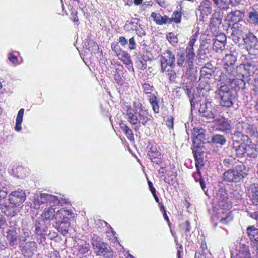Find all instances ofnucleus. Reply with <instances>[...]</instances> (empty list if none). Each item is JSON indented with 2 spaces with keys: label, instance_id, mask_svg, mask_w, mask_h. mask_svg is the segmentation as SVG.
Segmentation results:
<instances>
[{
  "label": "nucleus",
  "instance_id": "nucleus-35",
  "mask_svg": "<svg viewBox=\"0 0 258 258\" xmlns=\"http://www.w3.org/2000/svg\"><path fill=\"white\" fill-rule=\"evenodd\" d=\"M237 161H239V159H237L236 157L232 155H229L225 158L223 161V166L229 168L236 165Z\"/></svg>",
  "mask_w": 258,
  "mask_h": 258
},
{
  "label": "nucleus",
  "instance_id": "nucleus-8",
  "mask_svg": "<svg viewBox=\"0 0 258 258\" xmlns=\"http://www.w3.org/2000/svg\"><path fill=\"white\" fill-rule=\"evenodd\" d=\"M50 226L49 222H46L42 218L36 219L35 222V234L39 243L45 240L46 236L48 234V226Z\"/></svg>",
  "mask_w": 258,
  "mask_h": 258
},
{
  "label": "nucleus",
  "instance_id": "nucleus-3",
  "mask_svg": "<svg viewBox=\"0 0 258 258\" xmlns=\"http://www.w3.org/2000/svg\"><path fill=\"white\" fill-rule=\"evenodd\" d=\"M215 94L218 98L220 99V104L225 108L233 107L235 100L234 91L232 87L228 85H221L217 88Z\"/></svg>",
  "mask_w": 258,
  "mask_h": 258
},
{
  "label": "nucleus",
  "instance_id": "nucleus-49",
  "mask_svg": "<svg viewBox=\"0 0 258 258\" xmlns=\"http://www.w3.org/2000/svg\"><path fill=\"white\" fill-rule=\"evenodd\" d=\"M214 4L220 10H225L228 7L227 0H213Z\"/></svg>",
  "mask_w": 258,
  "mask_h": 258
},
{
  "label": "nucleus",
  "instance_id": "nucleus-64",
  "mask_svg": "<svg viewBox=\"0 0 258 258\" xmlns=\"http://www.w3.org/2000/svg\"><path fill=\"white\" fill-rule=\"evenodd\" d=\"M90 43L92 44V47L91 48V47L89 46L88 49L91 51H97L99 49V47L97 43L93 41H91L90 42Z\"/></svg>",
  "mask_w": 258,
  "mask_h": 258
},
{
  "label": "nucleus",
  "instance_id": "nucleus-15",
  "mask_svg": "<svg viewBox=\"0 0 258 258\" xmlns=\"http://www.w3.org/2000/svg\"><path fill=\"white\" fill-rule=\"evenodd\" d=\"M217 130L226 134L232 133V127L230 120L225 117L217 118L215 120Z\"/></svg>",
  "mask_w": 258,
  "mask_h": 258
},
{
  "label": "nucleus",
  "instance_id": "nucleus-31",
  "mask_svg": "<svg viewBox=\"0 0 258 258\" xmlns=\"http://www.w3.org/2000/svg\"><path fill=\"white\" fill-rule=\"evenodd\" d=\"M194 156L195 159V165L197 170L200 174V169L204 166V161L203 158V155L201 154V152L198 150H196L193 152Z\"/></svg>",
  "mask_w": 258,
  "mask_h": 258
},
{
  "label": "nucleus",
  "instance_id": "nucleus-33",
  "mask_svg": "<svg viewBox=\"0 0 258 258\" xmlns=\"http://www.w3.org/2000/svg\"><path fill=\"white\" fill-rule=\"evenodd\" d=\"M245 154L247 158L255 159L258 154L256 148L253 145H246Z\"/></svg>",
  "mask_w": 258,
  "mask_h": 258
},
{
  "label": "nucleus",
  "instance_id": "nucleus-38",
  "mask_svg": "<svg viewBox=\"0 0 258 258\" xmlns=\"http://www.w3.org/2000/svg\"><path fill=\"white\" fill-rule=\"evenodd\" d=\"M121 130L125 133L127 138L131 141L134 139L133 132L132 130L123 122L119 124Z\"/></svg>",
  "mask_w": 258,
  "mask_h": 258
},
{
  "label": "nucleus",
  "instance_id": "nucleus-51",
  "mask_svg": "<svg viewBox=\"0 0 258 258\" xmlns=\"http://www.w3.org/2000/svg\"><path fill=\"white\" fill-rule=\"evenodd\" d=\"M232 30V32L231 35L232 39L234 42H238L241 39V38L244 35H241L235 31V24L233 25Z\"/></svg>",
  "mask_w": 258,
  "mask_h": 258
},
{
  "label": "nucleus",
  "instance_id": "nucleus-13",
  "mask_svg": "<svg viewBox=\"0 0 258 258\" xmlns=\"http://www.w3.org/2000/svg\"><path fill=\"white\" fill-rule=\"evenodd\" d=\"M64 208H61L55 213L54 209L49 207L44 209L41 215V217L39 218L43 219L46 222H49L50 223V221L53 219L55 220L56 221L57 219H60L61 217H63L64 215H66V213L64 211Z\"/></svg>",
  "mask_w": 258,
  "mask_h": 258
},
{
  "label": "nucleus",
  "instance_id": "nucleus-42",
  "mask_svg": "<svg viewBox=\"0 0 258 258\" xmlns=\"http://www.w3.org/2000/svg\"><path fill=\"white\" fill-rule=\"evenodd\" d=\"M225 40L226 37L225 36H223V40H219L217 39L215 40L213 45V50L216 52H218L219 50L223 49L225 47Z\"/></svg>",
  "mask_w": 258,
  "mask_h": 258
},
{
  "label": "nucleus",
  "instance_id": "nucleus-48",
  "mask_svg": "<svg viewBox=\"0 0 258 258\" xmlns=\"http://www.w3.org/2000/svg\"><path fill=\"white\" fill-rule=\"evenodd\" d=\"M181 13L180 12L175 11L174 12L172 15L171 18H169V24L172 22L175 23H179L181 21Z\"/></svg>",
  "mask_w": 258,
  "mask_h": 258
},
{
  "label": "nucleus",
  "instance_id": "nucleus-28",
  "mask_svg": "<svg viewBox=\"0 0 258 258\" xmlns=\"http://www.w3.org/2000/svg\"><path fill=\"white\" fill-rule=\"evenodd\" d=\"M192 136L193 142L195 144L199 141L203 142L205 140L204 131L202 128H194Z\"/></svg>",
  "mask_w": 258,
  "mask_h": 258
},
{
  "label": "nucleus",
  "instance_id": "nucleus-41",
  "mask_svg": "<svg viewBox=\"0 0 258 258\" xmlns=\"http://www.w3.org/2000/svg\"><path fill=\"white\" fill-rule=\"evenodd\" d=\"M148 98V100L152 105V109L155 113H158L159 111V102L158 101V98L157 96L154 95H152L151 97H150Z\"/></svg>",
  "mask_w": 258,
  "mask_h": 258
},
{
  "label": "nucleus",
  "instance_id": "nucleus-14",
  "mask_svg": "<svg viewBox=\"0 0 258 258\" xmlns=\"http://www.w3.org/2000/svg\"><path fill=\"white\" fill-rule=\"evenodd\" d=\"M26 198V193L22 189L13 191L9 196L10 204L15 206H20L24 202Z\"/></svg>",
  "mask_w": 258,
  "mask_h": 258
},
{
  "label": "nucleus",
  "instance_id": "nucleus-55",
  "mask_svg": "<svg viewBox=\"0 0 258 258\" xmlns=\"http://www.w3.org/2000/svg\"><path fill=\"white\" fill-rule=\"evenodd\" d=\"M172 69L168 68L166 71L167 72V75L168 76L170 82H175L176 78V73L172 70Z\"/></svg>",
  "mask_w": 258,
  "mask_h": 258
},
{
  "label": "nucleus",
  "instance_id": "nucleus-9",
  "mask_svg": "<svg viewBox=\"0 0 258 258\" xmlns=\"http://www.w3.org/2000/svg\"><path fill=\"white\" fill-rule=\"evenodd\" d=\"M242 39L249 54L254 55L258 54V40L252 33L248 31L242 36Z\"/></svg>",
  "mask_w": 258,
  "mask_h": 258
},
{
  "label": "nucleus",
  "instance_id": "nucleus-11",
  "mask_svg": "<svg viewBox=\"0 0 258 258\" xmlns=\"http://www.w3.org/2000/svg\"><path fill=\"white\" fill-rule=\"evenodd\" d=\"M199 112L201 116L205 117L207 119L210 120L215 117L217 110L212 102L206 100L200 104Z\"/></svg>",
  "mask_w": 258,
  "mask_h": 258
},
{
  "label": "nucleus",
  "instance_id": "nucleus-47",
  "mask_svg": "<svg viewBox=\"0 0 258 258\" xmlns=\"http://www.w3.org/2000/svg\"><path fill=\"white\" fill-rule=\"evenodd\" d=\"M31 234V231L28 229H22V232L19 235L20 245H22V243L26 241L27 238L29 237Z\"/></svg>",
  "mask_w": 258,
  "mask_h": 258
},
{
  "label": "nucleus",
  "instance_id": "nucleus-1",
  "mask_svg": "<svg viewBox=\"0 0 258 258\" xmlns=\"http://www.w3.org/2000/svg\"><path fill=\"white\" fill-rule=\"evenodd\" d=\"M124 114L135 132H138L142 125H146L152 118L149 111L139 101L134 102L132 106H127Z\"/></svg>",
  "mask_w": 258,
  "mask_h": 258
},
{
  "label": "nucleus",
  "instance_id": "nucleus-2",
  "mask_svg": "<svg viewBox=\"0 0 258 258\" xmlns=\"http://www.w3.org/2000/svg\"><path fill=\"white\" fill-rule=\"evenodd\" d=\"M216 199L218 201L219 209L212 216L214 221H219L223 224H227L233 219V216L231 212H227L232 205L228 201L227 194L223 189H220L216 194Z\"/></svg>",
  "mask_w": 258,
  "mask_h": 258
},
{
  "label": "nucleus",
  "instance_id": "nucleus-53",
  "mask_svg": "<svg viewBox=\"0 0 258 258\" xmlns=\"http://www.w3.org/2000/svg\"><path fill=\"white\" fill-rule=\"evenodd\" d=\"M120 55L121 56V60L125 64L128 66L132 65V62L131 58V56L128 53L125 51H123Z\"/></svg>",
  "mask_w": 258,
  "mask_h": 258
},
{
  "label": "nucleus",
  "instance_id": "nucleus-26",
  "mask_svg": "<svg viewBox=\"0 0 258 258\" xmlns=\"http://www.w3.org/2000/svg\"><path fill=\"white\" fill-rule=\"evenodd\" d=\"M222 20V16L220 12H216L212 15L210 20L211 30L216 31L220 26Z\"/></svg>",
  "mask_w": 258,
  "mask_h": 258
},
{
  "label": "nucleus",
  "instance_id": "nucleus-24",
  "mask_svg": "<svg viewBox=\"0 0 258 258\" xmlns=\"http://www.w3.org/2000/svg\"><path fill=\"white\" fill-rule=\"evenodd\" d=\"M186 59L185 63L186 69H191L193 67V60L195 56V54L194 52L193 46H187L186 48Z\"/></svg>",
  "mask_w": 258,
  "mask_h": 258
},
{
  "label": "nucleus",
  "instance_id": "nucleus-12",
  "mask_svg": "<svg viewBox=\"0 0 258 258\" xmlns=\"http://www.w3.org/2000/svg\"><path fill=\"white\" fill-rule=\"evenodd\" d=\"M238 75V73L236 70V71L231 70V72L229 71V69L223 67V70L219 76V81L223 83V85L226 84L230 86V84L234 81H235V83L238 84L239 83L238 79H237Z\"/></svg>",
  "mask_w": 258,
  "mask_h": 258
},
{
  "label": "nucleus",
  "instance_id": "nucleus-40",
  "mask_svg": "<svg viewBox=\"0 0 258 258\" xmlns=\"http://www.w3.org/2000/svg\"><path fill=\"white\" fill-rule=\"evenodd\" d=\"M164 56L168 60V63L169 64V68L170 69H173L175 66V55L173 54L171 50H167L164 53Z\"/></svg>",
  "mask_w": 258,
  "mask_h": 258
},
{
  "label": "nucleus",
  "instance_id": "nucleus-45",
  "mask_svg": "<svg viewBox=\"0 0 258 258\" xmlns=\"http://www.w3.org/2000/svg\"><path fill=\"white\" fill-rule=\"evenodd\" d=\"M212 141L216 144L224 145L226 143V139L223 135L216 134L212 137Z\"/></svg>",
  "mask_w": 258,
  "mask_h": 258
},
{
  "label": "nucleus",
  "instance_id": "nucleus-27",
  "mask_svg": "<svg viewBox=\"0 0 258 258\" xmlns=\"http://www.w3.org/2000/svg\"><path fill=\"white\" fill-rule=\"evenodd\" d=\"M45 193L36 194L33 197L31 207L34 209H38L40 206L46 203Z\"/></svg>",
  "mask_w": 258,
  "mask_h": 258
},
{
  "label": "nucleus",
  "instance_id": "nucleus-25",
  "mask_svg": "<svg viewBox=\"0 0 258 258\" xmlns=\"http://www.w3.org/2000/svg\"><path fill=\"white\" fill-rule=\"evenodd\" d=\"M214 67L211 63H208L203 67L200 71L201 77L210 79L214 76Z\"/></svg>",
  "mask_w": 258,
  "mask_h": 258
},
{
  "label": "nucleus",
  "instance_id": "nucleus-16",
  "mask_svg": "<svg viewBox=\"0 0 258 258\" xmlns=\"http://www.w3.org/2000/svg\"><path fill=\"white\" fill-rule=\"evenodd\" d=\"M95 254L100 256H103L104 258H112L113 256V251L109 245L104 242L101 243L100 246L94 249Z\"/></svg>",
  "mask_w": 258,
  "mask_h": 258
},
{
  "label": "nucleus",
  "instance_id": "nucleus-57",
  "mask_svg": "<svg viewBox=\"0 0 258 258\" xmlns=\"http://www.w3.org/2000/svg\"><path fill=\"white\" fill-rule=\"evenodd\" d=\"M90 248L88 243H85L79 247V252L81 254H85L88 252Z\"/></svg>",
  "mask_w": 258,
  "mask_h": 258
},
{
  "label": "nucleus",
  "instance_id": "nucleus-20",
  "mask_svg": "<svg viewBox=\"0 0 258 258\" xmlns=\"http://www.w3.org/2000/svg\"><path fill=\"white\" fill-rule=\"evenodd\" d=\"M199 11L200 12L202 18L208 16L212 12V7L211 2L209 0H204L199 6Z\"/></svg>",
  "mask_w": 258,
  "mask_h": 258
},
{
  "label": "nucleus",
  "instance_id": "nucleus-5",
  "mask_svg": "<svg viewBox=\"0 0 258 258\" xmlns=\"http://www.w3.org/2000/svg\"><path fill=\"white\" fill-rule=\"evenodd\" d=\"M256 132V127L253 124H249L246 122H239L236 124L235 130L232 134V138L237 140L240 139L245 142L248 139V136H252Z\"/></svg>",
  "mask_w": 258,
  "mask_h": 258
},
{
  "label": "nucleus",
  "instance_id": "nucleus-56",
  "mask_svg": "<svg viewBox=\"0 0 258 258\" xmlns=\"http://www.w3.org/2000/svg\"><path fill=\"white\" fill-rule=\"evenodd\" d=\"M168 66L169 67L168 59L165 58L164 56H162L161 57V67L162 71L164 72L166 71V69Z\"/></svg>",
  "mask_w": 258,
  "mask_h": 258
},
{
  "label": "nucleus",
  "instance_id": "nucleus-19",
  "mask_svg": "<svg viewBox=\"0 0 258 258\" xmlns=\"http://www.w3.org/2000/svg\"><path fill=\"white\" fill-rule=\"evenodd\" d=\"M16 207L14 205L12 206L7 203H0V209L3 214L7 217H13L17 215V210Z\"/></svg>",
  "mask_w": 258,
  "mask_h": 258
},
{
  "label": "nucleus",
  "instance_id": "nucleus-29",
  "mask_svg": "<svg viewBox=\"0 0 258 258\" xmlns=\"http://www.w3.org/2000/svg\"><path fill=\"white\" fill-rule=\"evenodd\" d=\"M242 14L240 11L236 10L230 12L226 17V20L235 24L242 20Z\"/></svg>",
  "mask_w": 258,
  "mask_h": 258
},
{
  "label": "nucleus",
  "instance_id": "nucleus-58",
  "mask_svg": "<svg viewBox=\"0 0 258 258\" xmlns=\"http://www.w3.org/2000/svg\"><path fill=\"white\" fill-rule=\"evenodd\" d=\"M190 87V86L189 85H187V83H183L182 86V89L185 91V93L188 95L189 98H191L192 96Z\"/></svg>",
  "mask_w": 258,
  "mask_h": 258
},
{
  "label": "nucleus",
  "instance_id": "nucleus-7",
  "mask_svg": "<svg viewBox=\"0 0 258 258\" xmlns=\"http://www.w3.org/2000/svg\"><path fill=\"white\" fill-rule=\"evenodd\" d=\"M66 215L61 217L60 219H57L55 221L53 227H55L57 230L63 235H66L69 230L71 227V223L69 219L74 217V214L70 210L66 209L64 210Z\"/></svg>",
  "mask_w": 258,
  "mask_h": 258
},
{
  "label": "nucleus",
  "instance_id": "nucleus-4",
  "mask_svg": "<svg viewBox=\"0 0 258 258\" xmlns=\"http://www.w3.org/2000/svg\"><path fill=\"white\" fill-rule=\"evenodd\" d=\"M236 70L238 73L237 79L239 82L238 86L239 88L244 89L246 82L249 80V77L256 73L258 70V66L256 62L249 61L243 66L237 67Z\"/></svg>",
  "mask_w": 258,
  "mask_h": 258
},
{
  "label": "nucleus",
  "instance_id": "nucleus-54",
  "mask_svg": "<svg viewBox=\"0 0 258 258\" xmlns=\"http://www.w3.org/2000/svg\"><path fill=\"white\" fill-rule=\"evenodd\" d=\"M166 38L168 41L173 46H175L178 42L177 36L173 33H169L167 35Z\"/></svg>",
  "mask_w": 258,
  "mask_h": 258
},
{
  "label": "nucleus",
  "instance_id": "nucleus-52",
  "mask_svg": "<svg viewBox=\"0 0 258 258\" xmlns=\"http://www.w3.org/2000/svg\"><path fill=\"white\" fill-rule=\"evenodd\" d=\"M179 227L180 229L185 232L186 236L189 234L191 227L188 221H186L184 223L180 224Z\"/></svg>",
  "mask_w": 258,
  "mask_h": 258
},
{
  "label": "nucleus",
  "instance_id": "nucleus-36",
  "mask_svg": "<svg viewBox=\"0 0 258 258\" xmlns=\"http://www.w3.org/2000/svg\"><path fill=\"white\" fill-rule=\"evenodd\" d=\"M248 20L251 24L258 25V11L252 8L248 12Z\"/></svg>",
  "mask_w": 258,
  "mask_h": 258
},
{
  "label": "nucleus",
  "instance_id": "nucleus-30",
  "mask_svg": "<svg viewBox=\"0 0 258 258\" xmlns=\"http://www.w3.org/2000/svg\"><path fill=\"white\" fill-rule=\"evenodd\" d=\"M151 16L153 18V21L158 25H161L166 23L169 24V18L166 15L162 16L159 13L153 12Z\"/></svg>",
  "mask_w": 258,
  "mask_h": 258
},
{
  "label": "nucleus",
  "instance_id": "nucleus-62",
  "mask_svg": "<svg viewBox=\"0 0 258 258\" xmlns=\"http://www.w3.org/2000/svg\"><path fill=\"white\" fill-rule=\"evenodd\" d=\"M199 251L201 253L206 254L208 252L207 246L205 242H202Z\"/></svg>",
  "mask_w": 258,
  "mask_h": 258
},
{
  "label": "nucleus",
  "instance_id": "nucleus-23",
  "mask_svg": "<svg viewBox=\"0 0 258 258\" xmlns=\"http://www.w3.org/2000/svg\"><path fill=\"white\" fill-rule=\"evenodd\" d=\"M21 246L22 251L29 256L33 255L37 248L36 243L34 241H28L25 244L22 243Z\"/></svg>",
  "mask_w": 258,
  "mask_h": 258
},
{
  "label": "nucleus",
  "instance_id": "nucleus-59",
  "mask_svg": "<svg viewBox=\"0 0 258 258\" xmlns=\"http://www.w3.org/2000/svg\"><path fill=\"white\" fill-rule=\"evenodd\" d=\"M150 160H151L153 165H158L159 166H162V165H163V160L161 158V156H159Z\"/></svg>",
  "mask_w": 258,
  "mask_h": 258
},
{
  "label": "nucleus",
  "instance_id": "nucleus-22",
  "mask_svg": "<svg viewBox=\"0 0 258 258\" xmlns=\"http://www.w3.org/2000/svg\"><path fill=\"white\" fill-rule=\"evenodd\" d=\"M236 60V56L233 54H227L224 58V63L223 67L229 69V71L231 70L236 71L235 69V63Z\"/></svg>",
  "mask_w": 258,
  "mask_h": 258
},
{
  "label": "nucleus",
  "instance_id": "nucleus-6",
  "mask_svg": "<svg viewBox=\"0 0 258 258\" xmlns=\"http://www.w3.org/2000/svg\"><path fill=\"white\" fill-rule=\"evenodd\" d=\"M240 164L231 169L228 170L223 174L224 179L229 182H237L240 181L247 175V169L245 165L240 162Z\"/></svg>",
  "mask_w": 258,
  "mask_h": 258
},
{
  "label": "nucleus",
  "instance_id": "nucleus-32",
  "mask_svg": "<svg viewBox=\"0 0 258 258\" xmlns=\"http://www.w3.org/2000/svg\"><path fill=\"white\" fill-rule=\"evenodd\" d=\"M249 190H251V201L252 203L258 207V184L253 183L250 185Z\"/></svg>",
  "mask_w": 258,
  "mask_h": 258
},
{
  "label": "nucleus",
  "instance_id": "nucleus-50",
  "mask_svg": "<svg viewBox=\"0 0 258 258\" xmlns=\"http://www.w3.org/2000/svg\"><path fill=\"white\" fill-rule=\"evenodd\" d=\"M184 56V53L182 52L177 53V64L179 67H183L186 69V67L184 66L185 63Z\"/></svg>",
  "mask_w": 258,
  "mask_h": 258
},
{
  "label": "nucleus",
  "instance_id": "nucleus-46",
  "mask_svg": "<svg viewBox=\"0 0 258 258\" xmlns=\"http://www.w3.org/2000/svg\"><path fill=\"white\" fill-rule=\"evenodd\" d=\"M91 244L93 246V248L94 250L97 247L100 246L101 243H104L102 241L101 238L100 236L93 234L92 235L91 237Z\"/></svg>",
  "mask_w": 258,
  "mask_h": 258
},
{
  "label": "nucleus",
  "instance_id": "nucleus-39",
  "mask_svg": "<svg viewBox=\"0 0 258 258\" xmlns=\"http://www.w3.org/2000/svg\"><path fill=\"white\" fill-rule=\"evenodd\" d=\"M246 24V22L241 20L240 21L235 23V31L240 35H242V34H246L247 31H248L247 29H246L244 25Z\"/></svg>",
  "mask_w": 258,
  "mask_h": 258
},
{
  "label": "nucleus",
  "instance_id": "nucleus-18",
  "mask_svg": "<svg viewBox=\"0 0 258 258\" xmlns=\"http://www.w3.org/2000/svg\"><path fill=\"white\" fill-rule=\"evenodd\" d=\"M246 233L252 245L258 249V229L254 226H249L246 229Z\"/></svg>",
  "mask_w": 258,
  "mask_h": 258
},
{
  "label": "nucleus",
  "instance_id": "nucleus-60",
  "mask_svg": "<svg viewBox=\"0 0 258 258\" xmlns=\"http://www.w3.org/2000/svg\"><path fill=\"white\" fill-rule=\"evenodd\" d=\"M114 78L117 83L119 84L122 82V78L119 74L118 69H116L114 72Z\"/></svg>",
  "mask_w": 258,
  "mask_h": 258
},
{
  "label": "nucleus",
  "instance_id": "nucleus-21",
  "mask_svg": "<svg viewBox=\"0 0 258 258\" xmlns=\"http://www.w3.org/2000/svg\"><path fill=\"white\" fill-rule=\"evenodd\" d=\"M46 203L50 205H61L62 206L63 204H67L68 203V200L63 199L62 197L58 198L55 196L49 195L45 193Z\"/></svg>",
  "mask_w": 258,
  "mask_h": 258
},
{
  "label": "nucleus",
  "instance_id": "nucleus-34",
  "mask_svg": "<svg viewBox=\"0 0 258 258\" xmlns=\"http://www.w3.org/2000/svg\"><path fill=\"white\" fill-rule=\"evenodd\" d=\"M147 149H148L147 155L150 159L161 156V153L157 150L156 145L148 146Z\"/></svg>",
  "mask_w": 258,
  "mask_h": 258
},
{
  "label": "nucleus",
  "instance_id": "nucleus-17",
  "mask_svg": "<svg viewBox=\"0 0 258 258\" xmlns=\"http://www.w3.org/2000/svg\"><path fill=\"white\" fill-rule=\"evenodd\" d=\"M237 252L235 255L233 254L232 258H251L248 246L244 243H239V246H237Z\"/></svg>",
  "mask_w": 258,
  "mask_h": 258
},
{
  "label": "nucleus",
  "instance_id": "nucleus-37",
  "mask_svg": "<svg viewBox=\"0 0 258 258\" xmlns=\"http://www.w3.org/2000/svg\"><path fill=\"white\" fill-rule=\"evenodd\" d=\"M24 113V109L21 108L18 111L16 120L15 130L18 132H20L22 130L21 124L23 121V115Z\"/></svg>",
  "mask_w": 258,
  "mask_h": 258
},
{
  "label": "nucleus",
  "instance_id": "nucleus-43",
  "mask_svg": "<svg viewBox=\"0 0 258 258\" xmlns=\"http://www.w3.org/2000/svg\"><path fill=\"white\" fill-rule=\"evenodd\" d=\"M246 144L241 143L238 146H234L233 150L236 152L237 157L243 156L245 154Z\"/></svg>",
  "mask_w": 258,
  "mask_h": 258
},
{
  "label": "nucleus",
  "instance_id": "nucleus-44",
  "mask_svg": "<svg viewBox=\"0 0 258 258\" xmlns=\"http://www.w3.org/2000/svg\"><path fill=\"white\" fill-rule=\"evenodd\" d=\"M142 86L143 92L146 95L147 98L155 95L154 93H152L154 89V87L152 85H150L148 83H144L143 84Z\"/></svg>",
  "mask_w": 258,
  "mask_h": 258
},
{
  "label": "nucleus",
  "instance_id": "nucleus-61",
  "mask_svg": "<svg viewBox=\"0 0 258 258\" xmlns=\"http://www.w3.org/2000/svg\"><path fill=\"white\" fill-rule=\"evenodd\" d=\"M8 195V192L6 189H0V203H5L3 200L5 199Z\"/></svg>",
  "mask_w": 258,
  "mask_h": 258
},
{
  "label": "nucleus",
  "instance_id": "nucleus-63",
  "mask_svg": "<svg viewBox=\"0 0 258 258\" xmlns=\"http://www.w3.org/2000/svg\"><path fill=\"white\" fill-rule=\"evenodd\" d=\"M136 47V43L134 37H132L129 40L128 48L131 50L135 49Z\"/></svg>",
  "mask_w": 258,
  "mask_h": 258
},
{
  "label": "nucleus",
  "instance_id": "nucleus-10",
  "mask_svg": "<svg viewBox=\"0 0 258 258\" xmlns=\"http://www.w3.org/2000/svg\"><path fill=\"white\" fill-rule=\"evenodd\" d=\"M17 222L11 219L9 221V229L6 232V239L8 245L11 247L16 246L18 243L19 234L17 232Z\"/></svg>",
  "mask_w": 258,
  "mask_h": 258
}]
</instances>
